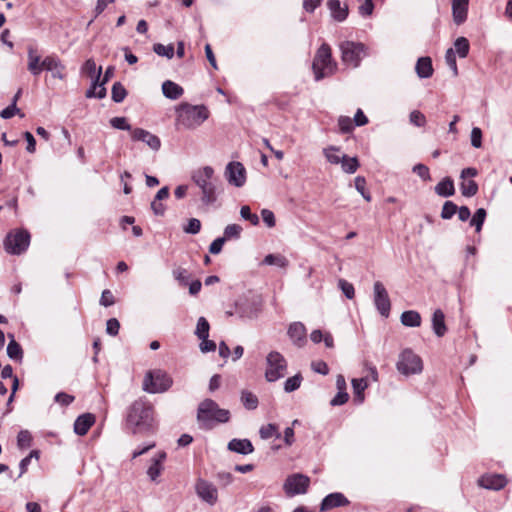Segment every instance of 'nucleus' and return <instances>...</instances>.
Listing matches in <instances>:
<instances>
[{
    "label": "nucleus",
    "instance_id": "obj_21",
    "mask_svg": "<svg viewBox=\"0 0 512 512\" xmlns=\"http://www.w3.org/2000/svg\"><path fill=\"white\" fill-rule=\"evenodd\" d=\"M469 0H452V16L456 25L463 24L468 15Z\"/></svg>",
    "mask_w": 512,
    "mask_h": 512
},
{
    "label": "nucleus",
    "instance_id": "obj_64",
    "mask_svg": "<svg viewBox=\"0 0 512 512\" xmlns=\"http://www.w3.org/2000/svg\"><path fill=\"white\" fill-rule=\"evenodd\" d=\"M120 324L116 318H111L106 323V332L111 336H116L119 332Z\"/></svg>",
    "mask_w": 512,
    "mask_h": 512
},
{
    "label": "nucleus",
    "instance_id": "obj_27",
    "mask_svg": "<svg viewBox=\"0 0 512 512\" xmlns=\"http://www.w3.org/2000/svg\"><path fill=\"white\" fill-rule=\"evenodd\" d=\"M432 329L438 337L444 336L447 332L445 315L441 309H436L432 315Z\"/></svg>",
    "mask_w": 512,
    "mask_h": 512
},
{
    "label": "nucleus",
    "instance_id": "obj_58",
    "mask_svg": "<svg viewBox=\"0 0 512 512\" xmlns=\"http://www.w3.org/2000/svg\"><path fill=\"white\" fill-rule=\"evenodd\" d=\"M19 114L21 117H23V114H20V110L15 105V101H12L11 105L3 109L0 113V116L3 119H9L13 117L14 115Z\"/></svg>",
    "mask_w": 512,
    "mask_h": 512
},
{
    "label": "nucleus",
    "instance_id": "obj_15",
    "mask_svg": "<svg viewBox=\"0 0 512 512\" xmlns=\"http://www.w3.org/2000/svg\"><path fill=\"white\" fill-rule=\"evenodd\" d=\"M131 139L133 141H141V142L145 143L148 147H150L154 151H158L161 147L160 138L142 128L133 129L131 131Z\"/></svg>",
    "mask_w": 512,
    "mask_h": 512
},
{
    "label": "nucleus",
    "instance_id": "obj_30",
    "mask_svg": "<svg viewBox=\"0 0 512 512\" xmlns=\"http://www.w3.org/2000/svg\"><path fill=\"white\" fill-rule=\"evenodd\" d=\"M10 341L7 345V355L10 359L21 362L23 359V349L20 344L15 340L13 334L8 335Z\"/></svg>",
    "mask_w": 512,
    "mask_h": 512
},
{
    "label": "nucleus",
    "instance_id": "obj_46",
    "mask_svg": "<svg viewBox=\"0 0 512 512\" xmlns=\"http://www.w3.org/2000/svg\"><path fill=\"white\" fill-rule=\"evenodd\" d=\"M241 400H242V403L245 406V408L248 410H254L258 406V398L255 394H253L251 392H247V391L243 392L242 396H241Z\"/></svg>",
    "mask_w": 512,
    "mask_h": 512
},
{
    "label": "nucleus",
    "instance_id": "obj_28",
    "mask_svg": "<svg viewBox=\"0 0 512 512\" xmlns=\"http://www.w3.org/2000/svg\"><path fill=\"white\" fill-rule=\"evenodd\" d=\"M416 73L420 78H429L433 74L432 61L430 57H421L415 66Z\"/></svg>",
    "mask_w": 512,
    "mask_h": 512
},
{
    "label": "nucleus",
    "instance_id": "obj_61",
    "mask_svg": "<svg viewBox=\"0 0 512 512\" xmlns=\"http://www.w3.org/2000/svg\"><path fill=\"white\" fill-rule=\"evenodd\" d=\"M413 172L416 173L424 181H427L430 179L429 168L424 164H416L413 167Z\"/></svg>",
    "mask_w": 512,
    "mask_h": 512
},
{
    "label": "nucleus",
    "instance_id": "obj_53",
    "mask_svg": "<svg viewBox=\"0 0 512 512\" xmlns=\"http://www.w3.org/2000/svg\"><path fill=\"white\" fill-rule=\"evenodd\" d=\"M109 122L110 125L115 129L127 131L133 130L125 117H113Z\"/></svg>",
    "mask_w": 512,
    "mask_h": 512
},
{
    "label": "nucleus",
    "instance_id": "obj_47",
    "mask_svg": "<svg viewBox=\"0 0 512 512\" xmlns=\"http://www.w3.org/2000/svg\"><path fill=\"white\" fill-rule=\"evenodd\" d=\"M302 382V376L300 374H296L290 378H288L284 383V390L287 393H291L297 390Z\"/></svg>",
    "mask_w": 512,
    "mask_h": 512
},
{
    "label": "nucleus",
    "instance_id": "obj_8",
    "mask_svg": "<svg viewBox=\"0 0 512 512\" xmlns=\"http://www.w3.org/2000/svg\"><path fill=\"white\" fill-rule=\"evenodd\" d=\"M396 367L401 374L409 376L421 373L423 370V363L417 354L407 348L399 354Z\"/></svg>",
    "mask_w": 512,
    "mask_h": 512
},
{
    "label": "nucleus",
    "instance_id": "obj_31",
    "mask_svg": "<svg viewBox=\"0 0 512 512\" xmlns=\"http://www.w3.org/2000/svg\"><path fill=\"white\" fill-rule=\"evenodd\" d=\"M402 325L406 327H419L421 325V315L415 310L404 311L400 317Z\"/></svg>",
    "mask_w": 512,
    "mask_h": 512
},
{
    "label": "nucleus",
    "instance_id": "obj_19",
    "mask_svg": "<svg viewBox=\"0 0 512 512\" xmlns=\"http://www.w3.org/2000/svg\"><path fill=\"white\" fill-rule=\"evenodd\" d=\"M349 504V500L340 492L327 495L321 502L320 511L325 512L336 507H342Z\"/></svg>",
    "mask_w": 512,
    "mask_h": 512
},
{
    "label": "nucleus",
    "instance_id": "obj_24",
    "mask_svg": "<svg viewBox=\"0 0 512 512\" xmlns=\"http://www.w3.org/2000/svg\"><path fill=\"white\" fill-rule=\"evenodd\" d=\"M227 448L232 452L242 455L251 454L254 451V447L248 439L234 438L228 443Z\"/></svg>",
    "mask_w": 512,
    "mask_h": 512
},
{
    "label": "nucleus",
    "instance_id": "obj_29",
    "mask_svg": "<svg viewBox=\"0 0 512 512\" xmlns=\"http://www.w3.org/2000/svg\"><path fill=\"white\" fill-rule=\"evenodd\" d=\"M368 387L366 378H355L352 379V388L354 394V401L357 404H361L364 401V391Z\"/></svg>",
    "mask_w": 512,
    "mask_h": 512
},
{
    "label": "nucleus",
    "instance_id": "obj_45",
    "mask_svg": "<svg viewBox=\"0 0 512 512\" xmlns=\"http://www.w3.org/2000/svg\"><path fill=\"white\" fill-rule=\"evenodd\" d=\"M153 51L159 55L171 59L174 56V46L172 44L163 45L161 43L154 44Z\"/></svg>",
    "mask_w": 512,
    "mask_h": 512
},
{
    "label": "nucleus",
    "instance_id": "obj_37",
    "mask_svg": "<svg viewBox=\"0 0 512 512\" xmlns=\"http://www.w3.org/2000/svg\"><path fill=\"white\" fill-rule=\"evenodd\" d=\"M288 260L285 256L280 254H268L263 260V264L275 265L280 268H286L288 266Z\"/></svg>",
    "mask_w": 512,
    "mask_h": 512
},
{
    "label": "nucleus",
    "instance_id": "obj_14",
    "mask_svg": "<svg viewBox=\"0 0 512 512\" xmlns=\"http://www.w3.org/2000/svg\"><path fill=\"white\" fill-rule=\"evenodd\" d=\"M195 490L198 497L211 506L218 500L217 488L206 480L199 479L196 483Z\"/></svg>",
    "mask_w": 512,
    "mask_h": 512
},
{
    "label": "nucleus",
    "instance_id": "obj_33",
    "mask_svg": "<svg viewBox=\"0 0 512 512\" xmlns=\"http://www.w3.org/2000/svg\"><path fill=\"white\" fill-rule=\"evenodd\" d=\"M81 72L91 79H100L102 73V67H97L96 63L93 59H88L85 61L81 68Z\"/></svg>",
    "mask_w": 512,
    "mask_h": 512
},
{
    "label": "nucleus",
    "instance_id": "obj_36",
    "mask_svg": "<svg viewBox=\"0 0 512 512\" xmlns=\"http://www.w3.org/2000/svg\"><path fill=\"white\" fill-rule=\"evenodd\" d=\"M454 51L460 58H465L470 50V44L467 38L458 37L454 42Z\"/></svg>",
    "mask_w": 512,
    "mask_h": 512
},
{
    "label": "nucleus",
    "instance_id": "obj_39",
    "mask_svg": "<svg viewBox=\"0 0 512 512\" xmlns=\"http://www.w3.org/2000/svg\"><path fill=\"white\" fill-rule=\"evenodd\" d=\"M460 190L463 196L472 197L477 193L478 185L474 180L463 179Z\"/></svg>",
    "mask_w": 512,
    "mask_h": 512
},
{
    "label": "nucleus",
    "instance_id": "obj_52",
    "mask_svg": "<svg viewBox=\"0 0 512 512\" xmlns=\"http://www.w3.org/2000/svg\"><path fill=\"white\" fill-rule=\"evenodd\" d=\"M458 207L452 201H446L442 207L441 217L443 219H451L457 212Z\"/></svg>",
    "mask_w": 512,
    "mask_h": 512
},
{
    "label": "nucleus",
    "instance_id": "obj_17",
    "mask_svg": "<svg viewBox=\"0 0 512 512\" xmlns=\"http://www.w3.org/2000/svg\"><path fill=\"white\" fill-rule=\"evenodd\" d=\"M44 70L52 73L53 78L60 80L65 79V65L62 63L60 58L56 55H48L43 59Z\"/></svg>",
    "mask_w": 512,
    "mask_h": 512
},
{
    "label": "nucleus",
    "instance_id": "obj_57",
    "mask_svg": "<svg viewBox=\"0 0 512 512\" xmlns=\"http://www.w3.org/2000/svg\"><path fill=\"white\" fill-rule=\"evenodd\" d=\"M338 286L339 288L341 289V291L343 292V294L348 298V299H352L354 298L355 296V290H354V286L347 282L346 280L344 279H340L338 281Z\"/></svg>",
    "mask_w": 512,
    "mask_h": 512
},
{
    "label": "nucleus",
    "instance_id": "obj_63",
    "mask_svg": "<svg viewBox=\"0 0 512 512\" xmlns=\"http://www.w3.org/2000/svg\"><path fill=\"white\" fill-rule=\"evenodd\" d=\"M349 399V395L346 391L338 390V393L334 396V398L330 401V405L332 406H340L345 404Z\"/></svg>",
    "mask_w": 512,
    "mask_h": 512
},
{
    "label": "nucleus",
    "instance_id": "obj_59",
    "mask_svg": "<svg viewBox=\"0 0 512 512\" xmlns=\"http://www.w3.org/2000/svg\"><path fill=\"white\" fill-rule=\"evenodd\" d=\"M410 122L417 127H422L426 123V118L423 113L418 110H414L410 113Z\"/></svg>",
    "mask_w": 512,
    "mask_h": 512
},
{
    "label": "nucleus",
    "instance_id": "obj_43",
    "mask_svg": "<svg viewBox=\"0 0 512 512\" xmlns=\"http://www.w3.org/2000/svg\"><path fill=\"white\" fill-rule=\"evenodd\" d=\"M210 325L205 317H200L197 321L195 334L198 338L209 337Z\"/></svg>",
    "mask_w": 512,
    "mask_h": 512
},
{
    "label": "nucleus",
    "instance_id": "obj_54",
    "mask_svg": "<svg viewBox=\"0 0 512 512\" xmlns=\"http://www.w3.org/2000/svg\"><path fill=\"white\" fill-rule=\"evenodd\" d=\"M32 436L29 431L21 430L17 436V444L19 448H28L31 446Z\"/></svg>",
    "mask_w": 512,
    "mask_h": 512
},
{
    "label": "nucleus",
    "instance_id": "obj_7",
    "mask_svg": "<svg viewBox=\"0 0 512 512\" xmlns=\"http://www.w3.org/2000/svg\"><path fill=\"white\" fill-rule=\"evenodd\" d=\"M344 64L357 68L368 55V47L361 42L344 41L340 44Z\"/></svg>",
    "mask_w": 512,
    "mask_h": 512
},
{
    "label": "nucleus",
    "instance_id": "obj_4",
    "mask_svg": "<svg viewBox=\"0 0 512 512\" xmlns=\"http://www.w3.org/2000/svg\"><path fill=\"white\" fill-rule=\"evenodd\" d=\"M209 116L207 108L203 105L182 104L178 109L177 125L184 129L199 127Z\"/></svg>",
    "mask_w": 512,
    "mask_h": 512
},
{
    "label": "nucleus",
    "instance_id": "obj_35",
    "mask_svg": "<svg viewBox=\"0 0 512 512\" xmlns=\"http://www.w3.org/2000/svg\"><path fill=\"white\" fill-rule=\"evenodd\" d=\"M323 155L327 159V161L331 164H340L343 161V157L345 154H340V148L336 146H328L323 149Z\"/></svg>",
    "mask_w": 512,
    "mask_h": 512
},
{
    "label": "nucleus",
    "instance_id": "obj_48",
    "mask_svg": "<svg viewBox=\"0 0 512 512\" xmlns=\"http://www.w3.org/2000/svg\"><path fill=\"white\" fill-rule=\"evenodd\" d=\"M240 216L249 221L253 226H257L259 224V217L257 214L252 213L251 209L248 205H244L240 209Z\"/></svg>",
    "mask_w": 512,
    "mask_h": 512
},
{
    "label": "nucleus",
    "instance_id": "obj_11",
    "mask_svg": "<svg viewBox=\"0 0 512 512\" xmlns=\"http://www.w3.org/2000/svg\"><path fill=\"white\" fill-rule=\"evenodd\" d=\"M310 484L309 477L296 473L287 477L284 482L283 489L288 497H294L295 495L305 494Z\"/></svg>",
    "mask_w": 512,
    "mask_h": 512
},
{
    "label": "nucleus",
    "instance_id": "obj_2",
    "mask_svg": "<svg viewBox=\"0 0 512 512\" xmlns=\"http://www.w3.org/2000/svg\"><path fill=\"white\" fill-rule=\"evenodd\" d=\"M229 419V410L220 408L212 399H205L198 406L197 421L202 429H213L217 424L226 423Z\"/></svg>",
    "mask_w": 512,
    "mask_h": 512
},
{
    "label": "nucleus",
    "instance_id": "obj_6",
    "mask_svg": "<svg viewBox=\"0 0 512 512\" xmlns=\"http://www.w3.org/2000/svg\"><path fill=\"white\" fill-rule=\"evenodd\" d=\"M173 384V379L163 370H154L146 373L143 380V390L148 393L166 392Z\"/></svg>",
    "mask_w": 512,
    "mask_h": 512
},
{
    "label": "nucleus",
    "instance_id": "obj_12",
    "mask_svg": "<svg viewBox=\"0 0 512 512\" xmlns=\"http://www.w3.org/2000/svg\"><path fill=\"white\" fill-rule=\"evenodd\" d=\"M374 305L381 316L387 318L391 310L388 292L382 282L376 281L373 286Z\"/></svg>",
    "mask_w": 512,
    "mask_h": 512
},
{
    "label": "nucleus",
    "instance_id": "obj_9",
    "mask_svg": "<svg viewBox=\"0 0 512 512\" xmlns=\"http://www.w3.org/2000/svg\"><path fill=\"white\" fill-rule=\"evenodd\" d=\"M266 364L265 377L267 381L275 382L285 376L287 361L281 353L277 351L270 352L266 357Z\"/></svg>",
    "mask_w": 512,
    "mask_h": 512
},
{
    "label": "nucleus",
    "instance_id": "obj_32",
    "mask_svg": "<svg viewBox=\"0 0 512 512\" xmlns=\"http://www.w3.org/2000/svg\"><path fill=\"white\" fill-rule=\"evenodd\" d=\"M435 192L442 197H450L455 194L454 182L446 177L435 186Z\"/></svg>",
    "mask_w": 512,
    "mask_h": 512
},
{
    "label": "nucleus",
    "instance_id": "obj_5",
    "mask_svg": "<svg viewBox=\"0 0 512 512\" xmlns=\"http://www.w3.org/2000/svg\"><path fill=\"white\" fill-rule=\"evenodd\" d=\"M312 69L316 81L329 77L336 71L337 64L332 59L331 48L328 44L323 43L318 48L313 59Z\"/></svg>",
    "mask_w": 512,
    "mask_h": 512
},
{
    "label": "nucleus",
    "instance_id": "obj_40",
    "mask_svg": "<svg viewBox=\"0 0 512 512\" xmlns=\"http://www.w3.org/2000/svg\"><path fill=\"white\" fill-rule=\"evenodd\" d=\"M259 434L260 437L265 440L273 436H275L278 439L281 437V434L278 431V427L275 424L263 425L259 430Z\"/></svg>",
    "mask_w": 512,
    "mask_h": 512
},
{
    "label": "nucleus",
    "instance_id": "obj_55",
    "mask_svg": "<svg viewBox=\"0 0 512 512\" xmlns=\"http://www.w3.org/2000/svg\"><path fill=\"white\" fill-rule=\"evenodd\" d=\"M201 230V222L197 218L189 219L186 226L183 227V231L187 234H198Z\"/></svg>",
    "mask_w": 512,
    "mask_h": 512
},
{
    "label": "nucleus",
    "instance_id": "obj_10",
    "mask_svg": "<svg viewBox=\"0 0 512 512\" xmlns=\"http://www.w3.org/2000/svg\"><path fill=\"white\" fill-rule=\"evenodd\" d=\"M30 244V234L26 230L10 232L4 241L5 250L14 255L23 253Z\"/></svg>",
    "mask_w": 512,
    "mask_h": 512
},
{
    "label": "nucleus",
    "instance_id": "obj_60",
    "mask_svg": "<svg viewBox=\"0 0 512 512\" xmlns=\"http://www.w3.org/2000/svg\"><path fill=\"white\" fill-rule=\"evenodd\" d=\"M471 145L475 148L482 146V131L478 127H474L471 131Z\"/></svg>",
    "mask_w": 512,
    "mask_h": 512
},
{
    "label": "nucleus",
    "instance_id": "obj_62",
    "mask_svg": "<svg viewBox=\"0 0 512 512\" xmlns=\"http://www.w3.org/2000/svg\"><path fill=\"white\" fill-rule=\"evenodd\" d=\"M261 216L263 219V222L267 225L269 228H273L276 224L274 213L269 209H262Z\"/></svg>",
    "mask_w": 512,
    "mask_h": 512
},
{
    "label": "nucleus",
    "instance_id": "obj_23",
    "mask_svg": "<svg viewBox=\"0 0 512 512\" xmlns=\"http://www.w3.org/2000/svg\"><path fill=\"white\" fill-rule=\"evenodd\" d=\"M166 459V453L164 451L159 452L155 457L152 458L151 464L147 469V475L151 481H156L163 471V462Z\"/></svg>",
    "mask_w": 512,
    "mask_h": 512
},
{
    "label": "nucleus",
    "instance_id": "obj_16",
    "mask_svg": "<svg viewBox=\"0 0 512 512\" xmlns=\"http://www.w3.org/2000/svg\"><path fill=\"white\" fill-rule=\"evenodd\" d=\"M507 482L503 474H484L477 481L480 487L494 491L503 489Z\"/></svg>",
    "mask_w": 512,
    "mask_h": 512
},
{
    "label": "nucleus",
    "instance_id": "obj_50",
    "mask_svg": "<svg viewBox=\"0 0 512 512\" xmlns=\"http://www.w3.org/2000/svg\"><path fill=\"white\" fill-rule=\"evenodd\" d=\"M354 182L356 190L362 195V197L368 202L371 201V195L369 192L366 191L365 178L362 176H357Z\"/></svg>",
    "mask_w": 512,
    "mask_h": 512
},
{
    "label": "nucleus",
    "instance_id": "obj_51",
    "mask_svg": "<svg viewBox=\"0 0 512 512\" xmlns=\"http://www.w3.org/2000/svg\"><path fill=\"white\" fill-rule=\"evenodd\" d=\"M445 61L448 67L452 70L453 75H458V67L456 63V54L453 48H449L445 54Z\"/></svg>",
    "mask_w": 512,
    "mask_h": 512
},
{
    "label": "nucleus",
    "instance_id": "obj_18",
    "mask_svg": "<svg viewBox=\"0 0 512 512\" xmlns=\"http://www.w3.org/2000/svg\"><path fill=\"white\" fill-rule=\"evenodd\" d=\"M288 336L297 347H303L307 342V332L304 324L294 322L288 328Z\"/></svg>",
    "mask_w": 512,
    "mask_h": 512
},
{
    "label": "nucleus",
    "instance_id": "obj_56",
    "mask_svg": "<svg viewBox=\"0 0 512 512\" xmlns=\"http://www.w3.org/2000/svg\"><path fill=\"white\" fill-rule=\"evenodd\" d=\"M338 126L341 132L349 133L354 129L353 120L348 116H340L338 119Z\"/></svg>",
    "mask_w": 512,
    "mask_h": 512
},
{
    "label": "nucleus",
    "instance_id": "obj_41",
    "mask_svg": "<svg viewBox=\"0 0 512 512\" xmlns=\"http://www.w3.org/2000/svg\"><path fill=\"white\" fill-rule=\"evenodd\" d=\"M127 95L125 87L120 82H115L112 86L111 97L116 103H121Z\"/></svg>",
    "mask_w": 512,
    "mask_h": 512
},
{
    "label": "nucleus",
    "instance_id": "obj_49",
    "mask_svg": "<svg viewBox=\"0 0 512 512\" xmlns=\"http://www.w3.org/2000/svg\"><path fill=\"white\" fill-rule=\"evenodd\" d=\"M173 276L178 281L179 285L187 286L189 284L190 275L186 269L181 267L174 269Z\"/></svg>",
    "mask_w": 512,
    "mask_h": 512
},
{
    "label": "nucleus",
    "instance_id": "obj_3",
    "mask_svg": "<svg viewBox=\"0 0 512 512\" xmlns=\"http://www.w3.org/2000/svg\"><path fill=\"white\" fill-rule=\"evenodd\" d=\"M193 182L201 190V201L204 205H212L217 200V178L214 177V169L205 166L197 169L192 174Z\"/></svg>",
    "mask_w": 512,
    "mask_h": 512
},
{
    "label": "nucleus",
    "instance_id": "obj_26",
    "mask_svg": "<svg viewBox=\"0 0 512 512\" xmlns=\"http://www.w3.org/2000/svg\"><path fill=\"white\" fill-rule=\"evenodd\" d=\"M327 6L331 12V16L338 22L344 21L348 16V7L346 5L341 6L339 0H329Z\"/></svg>",
    "mask_w": 512,
    "mask_h": 512
},
{
    "label": "nucleus",
    "instance_id": "obj_1",
    "mask_svg": "<svg viewBox=\"0 0 512 512\" xmlns=\"http://www.w3.org/2000/svg\"><path fill=\"white\" fill-rule=\"evenodd\" d=\"M154 422V407L147 399L139 398L128 407L126 424L132 434L153 432Z\"/></svg>",
    "mask_w": 512,
    "mask_h": 512
},
{
    "label": "nucleus",
    "instance_id": "obj_20",
    "mask_svg": "<svg viewBox=\"0 0 512 512\" xmlns=\"http://www.w3.org/2000/svg\"><path fill=\"white\" fill-rule=\"evenodd\" d=\"M27 58H28V64L27 69L33 76H39L41 72L44 70L43 60H41V57L37 54L36 48L33 46H28L27 48Z\"/></svg>",
    "mask_w": 512,
    "mask_h": 512
},
{
    "label": "nucleus",
    "instance_id": "obj_34",
    "mask_svg": "<svg viewBox=\"0 0 512 512\" xmlns=\"http://www.w3.org/2000/svg\"><path fill=\"white\" fill-rule=\"evenodd\" d=\"M92 80L93 82L91 87L86 91V97L98 99L104 98L106 96V88L104 87V84L102 82L99 83V79L97 78Z\"/></svg>",
    "mask_w": 512,
    "mask_h": 512
},
{
    "label": "nucleus",
    "instance_id": "obj_25",
    "mask_svg": "<svg viewBox=\"0 0 512 512\" xmlns=\"http://www.w3.org/2000/svg\"><path fill=\"white\" fill-rule=\"evenodd\" d=\"M162 92L166 98L171 100H177L183 95L184 90L177 83L171 80H166L162 84Z\"/></svg>",
    "mask_w": 512,
    "mask_h": 512
},
{
    "label": "nucleus",
    "instance_id": "obj_42",
    "mask_svg": "<svg viewBox=\"0 0 512 512\" xmlns=\"http://www.w3.org/2000/svg\"><path fill=\"white\" fill-rule=\"evenodd\" d=\"M242 227L238 224H229L224 229V235L222 236L225 241L230 239H238L241 235Z\"/></svg>",
    "mask_w": 512,
    "mask_h": 512
},
{
    "label": "nucleus",
    "instance_id": "obj_13",
    "mask_svg": "<svg viewBox=\"0 0 512 512\" xmlns=\"http://www.w3.org/2000/svg\"><path fill=\"white\" fill-rule=\"evenodd\" d=\"M225 177L229 184L242 187L246 182V170L240 162H230L225 169Z\"/></svg>",
    "mask_w": 512,
    "mask_h": 512
},
{
    "label": "nucleus",
    "instance_id": "obj_22",
    "mask_svg": "<svg viewBox=\"0 0 512 512\" xmlns=\"http://www.w3.org/2000/svg\"><path fill=\"white\" fill-rule=\"evenodd\" d=\"M95 417L91 413L82 414L74 422V432L79 436L87 434L90 427L94 424Z\"/></svg>",
    "mask_w": 512,
    "mask_h": 512
},
{
    "label": "nucleus",
    "instance_id": "obj_38",
    "mask_svg": "<svg viewBox=\"0 0 512 512\" xmlns=\"http://www.w3.org/2000/svg\"><path fill=\"white\" fill-rule=\"evenodd\" d=\"M341 168L345 173L353 174L359 168V162L356 157L344 155L343 161L340 162Z\"/></svg>",
    "mask_w": 512,
    "mask_h": 512
},
{
    "label": "nucleus",
    "instance_id": "obj_44",
    "mask_svg": "<svg viewBox=\"0 0 512 512\" xmlns=\"http://www.w3.org/2000/svg\"><path fill=\"white\" fill-rule=\"evenodd\" d=\"M486 215V210L484 208H479L473 215L470 225L475 227L476 232L481 231Z\"/></svg>",
    "mask_w": 512,
    "mask_h": 512
}]
</instances>
